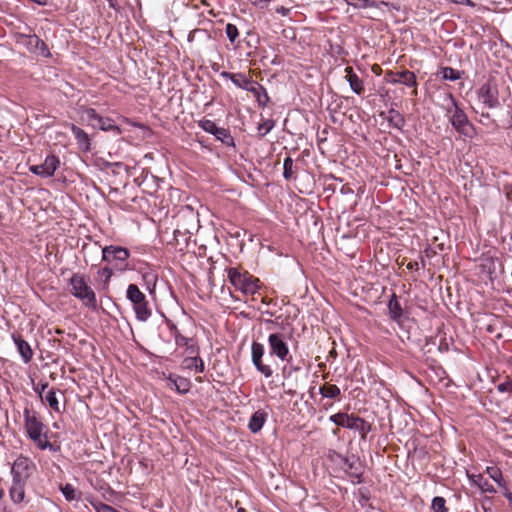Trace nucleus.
Wrapping results in <instances>:
<instances>
[{"label":"nucleus","instance_id":"nucleus-63","mask_svg":"<svg viewBox=\"0 0 512 512\" xmlns=\"http://www.w3.org/2000/svg\"><path fill=\"white\" fill-rule=\"evenodd\" d=\"M510 120H511V126H512V109L509 111Z\"/></svg>","mask_w":512,"mask_h":512},{"label":"nucleus","instance_id":"nucleus-62","mask_svg":"<svg viewBox=\"0 0 512 512\" xmlns=\"http://www.w3.org/2000/svg\"><path fill=\"white\" fill-rule=\"evenodd\" d=\"M350 191H351V190H350L349 188H348V190H347V189H345V187H342V189H341V193H343V194H344V193H348V192H350Z\"/></svg>","mask_w":512,"mask_h":512},{"label":"nucleus","instance_id":"nucleus-23","mask_svg":"<svg viewBox=\"0 0 512 512\" xmlns=\"http://www.w3.org/2000/svg\"><path fill=\"white\" fill-rule=\"evenodd\" d=\"M26 482L27 481L12 479L9 494L14 503H21L24 500Z\"/></svg>","mask_w":512,"mask_h":512},{"label":"nucleus","instance_id":"nucleus-10","mask_svg":"<svg viewBox=\"0 0 512 512\" xmlns=\"http://www.w3.org/2000/svg\"><path fill=\"white\" fill-rule=\"evenodd\" d=\"M385 79L391 84H403L412 88L411 95L414 97L418 95V82L415 73L412 71L406 69L402 71H388L385 75Z\"/></svg>","mask_w":512,"mask_h":512},{"label":"nucleus","instance_id":"nucleus-5","mask_svg":"<svg viewBox=\"0 0 512 512\" xmlns=\"http://www.w3.org/2000/svg\"><path fill=\"white\" fill-rule=\"evenodd\" d=\"M227 273L230 283L245 295H253L260 288L259 280L248 272L241 273L237 268L231 267Z\"/></svg>","mask_w":512,"mask_h":512},{"label":"nucleus","instance_id":"nucleus-14","mask_svg":"<svg viewBox=\"0 0 512 512\" xmlns=\"http://www.w3.org/2000/svg\"><path fill=\"white\" fill-rule=\"evenodd\" d=\"M34 468L32 460L21 455L12 464V479L27 481Z\"/></svg>","mask_w":512,"mask_h":512},{"label":"nucleus","instance_id":"nucleus-48","mask_svg":"<svg viewBox=\"0 0 512 512\" xmlns=\"http://www.w3.org/2000/svg\"><path fill=\"white\" fill-rule=\"evenodd\" d=\"M252 5L264 9L268 6L271 0H248Z\"/></svg>","mask_w":512,"mask_h":512},{"label":"nucleus","instance_id":"nucleus-46","mask_svg":"<svg viewBox=\"0 0 512 512\" xmlns=\"http://www.w3.org/2000/svg\"><path fill=\"white\" fill-rule=\"evenodd\" d=\"M48 388V382H39L34 385L33 390L35 393L39 395L40 398L43 397L44 391Z\"/></svg>","mask_w":512,"mask_h":512},{"label":"nucleus","instance_id":"nucleus-2","mask_svg":"<svg viewBox=\"0 0 512 512\" xmlns=\"http://www.w3.org/2000/svg\"><path fill=\"white\" fill-rule=\"evenodd\" d=\"M70 293L83 305L93 311L98 309L97 297L94 290L88 285L84 275L75 273L69 279Z\"/></svg>","mask_w":512,"mask_h":512},{"label":"nucleus","instance_id":"nucleus-38","mask_svg":"<svg viewBox=\"0 0 512 512\" xmlns=\"http://www.w3.org/2000/svg\"><path fill=\"white\" fill-rule=\"evenodd\" d=\"M61 492L67 501H73L77 499V490L71 484H65L61 487Z\"/></svg>","mask_w":512,"mask_h":512},{"label":"nucleus","instance_id":"nucleus-28","mask_svg":"<svg viewBox=\"0 0 512 512\" xmlns=\"http://www.w3.org/2000/svg\"><path fill=\"white\" fill-rule=\"evenodd\" d=\"M210 132L216 140L222 142L227 147L235 148L234 138L230 134V130H206Z\"/></svg>","mask_w":512,"mask_h":512},{"label":"nucleus","instance_id":"nucleus-58","mask_svg":"<svg viewBox=\"0 0 512 512\" xmlns=\"http://www.w3.org/2000/svg\"><path fill=\"white\" fill-rule=\"evenodd\" d=\"M263 322L269 327L276 324V322L272 319H265Z\"/></svg>","mask_w":512,"mask_h":512},{"label":"nucleus","instance_id":"nucleus-32","mask_svg":"<svg viewBox=\"0 0 512 512\" xmlns=\"http://www.w3.org/2000/svg\"><path fill=\"white\" fill-rule=\"evenodd\" d=\"M486 472L489 475V477L494 482H496L500 487L506 488L505 481L503 479V475H502V472L500 471V469H498L496 467H487Z\"/></svg>","mask_w":512,"mask_h":512},{"label":"nucleus","instance_id":"nucleus-13","mask_svg":"<svg viewBox=\"0 0 512 512\" xmlns=\"http://www.w3.org/2000/svg\"><path fill=\"white\" fill-rule=\"evenodd\" d=\"M342 469L350 478L353 484H360L363 482V468L359 458L352 455L342 458Z\"/></svg>","mask_w":512,"mask_h":512},{"label":"nucleus","instance_id":"nucleus-31","mask_svg":"<svg viewBox=\"0 0 512 512\" xmlns=\"http://www.w3.org/2000/svg\"><path fill=\"white\" fill-rule=\"evenodd\" d=\"M41 400L46 402L55 412H60L59 402L54 389H50Z\"/></svg>","mask_w":512,"mask_h":512},{"label":"nucleus","instance_id":"nucleus-47","mask_svg":"<svg viewBox=\"0 0 512 512\" xmlns=\"http://www.w3.org/2000/svg\"><path fill=\"white\" fill-rule=\"evenodd\" d=\"M166 323H167V326L169 328L171 335L173 336V338L175 340L178 335H181V333L179 332L177 326L171 320L166 319Z\"/></svg>","mask_w":512,"mask_h":512},{"label":"nucleus","instance_id":"nucleus-27","mask_svg":"<svg viewBox=\"0 0 512 512\" xmlns=\"http://www.w3.org/2000/svg\"><path fill=\"white\" fill-rule=\"evenodd\" d=\"M103 247L100 246L98 242H95L92 245H83L82 251L84 253V261L86 264H89L90 262L96 261L98 258L99 250H101Z\"/></svg>","mask_w":512,"mask_h":512},{"label":"nucleus","instance_id":"nucleus-61","mask_svg":"<svg viewBox=\"0 0 512 512\" xmlns=\"http://www.w3.org/2000/svg\"><path fill=\"white\" fill-rule=\"evenodd\" d=\"M298 370H299V367H293V366H290V371H289V373H288V375H287V376H290V375H291V372H293V371H298Z\"/></svg>","mask_w":512,"mask_h":512},{"label":"nucleus","instance_id":"nucleus-33","mask_svg":"<svg viewBox=\"0 0 512 512\" xmlns=\"http://www.w3.org/2000/svg\"><path fill=\"white\" fill-rule=\"evenodd\" d=\"M388 114V119L392 123L393 128H401L403 126L404 117L398 111L391 109Z\"/></svg>","mask_w":512,"mask_h":512},{"label":"nucleus","instance_id":"nucleus-49","mask_svg":"<svg viewBox=\"0 0 512 512\" xmlns=\"http://www.w3.org/2000/svg\"><path fill=\"white\" fill-rule=\"evenodd\" d=\"M205 370V364L201 357L197 356V363L195 364L194 371L198 373H203Z\"/></svg>","mask_w":512,"mask_h":512},{"label":"nucleus","instance_id":"nucleus-37","mask_svg":"<svg viewBox=\"0 0 512 512\" xmlns=\"http://www.w3.org/2000/svg\"><path fill=\"white\" fill-rule=\"evenodd\" d=\"M294 163L291 157H286L283 162V177L286 180H290L293 177Z\"/></svg>","mask_w":512,"mask_h":512},{"label":"nucleus","instance_id":"nucleus-53","mask_svg":"<svg viewBox=\"0 0 512 512\" xmlns=\"http://www.w3.org/2000/svg\"><path fill=\"white\" fill-rule=\"evenodd\" d=\"M200 32H204V30H200V29H195L193 31H191L189 34H188V41H193L194 40V37L197 33H200Z\"/></svg>","mask_w":512,"mask_h":512},{"label":"nucleus","instance_id":"nucleus-15","mask_svg":"<svg viewBox=\"0 0 512 512\" xmlns=\"http://www.w3.org/2000/svg\"><path fill=\"white\" fill-rule=\"evenodd\" d=\"M265 353V348L262 343L254 341L251 345V361L255 366L256 370L264 375V377L269 378L273 375V369L270 365H266L263 363L262 358Z\"/></svg>","mask_w":512,"mask_h":512},{"label":"nucleus","instance_id":"nucleus-7","mask_svg":"<svg viewBox=\"0 0 512 512\" xmlns=\"http://www.w3.org/2000/svg\"><path fill=\"white\" fill-rule=\"evenodd\" d=\"M29 33H17L16 42L23 45L28 52L38 54L42 57H51V52L48 45L40 39L36 34L31 33L32 29L28 27Z\"/></svg>","mask_w":512,"mask_h":512},{"label":"nucleus","instance_id":"nucleus-41","mask_svg":"<svg viewBox=\"0 0 512 512\" xmlns=\"http://www.w3.org/2000/svg\"><path fill=\"white\" fill-rule=\"evenodd\" d=\"M190 232L188 230H185L184 232L180 231L179 229H176L173 233L174 240L178 245L181 244V241L187 245L188 239L190 238Z\"/></svg>","mask_w":512,"mask_h":512},{"label":"nucleus","instance_id":"nucleus-6","mask_svg":"<svg viewBox=\"0 0 512 512\" xmlns=\"http://www.w3.org/2000/svg\"><path fill=\"white\" fill-rule=\"evenodd\" d=\"M329 420L337 426L357 431L364 439L371 431V424L361 417L347 413H336L329 417Z\"/></svg>","mask_w":512,"mask_h":512},{"label":"nucleus","instance_id":"nucleus-36","mask_svg":"<svg viewBox=\"0 0 512 512\" xmlns=\"http://www.w3.org/2000/svg\"><path fill=\"white\" fill-rule=\"evenodd\" d=\"M225 33L230 43L234 45L239 37V30L236 25L228 23L225 27Z\"/></svg>","mask_w":512,"mask_h":512},{"label":"nucleus","instance_id":"nucleus-35","mask_svg":"<svg viewBox=\"0 0 512 512\" xmlns=\"http://www.w3.org/2000/svg\"><path fill=\"white\" fill-rule=\"evenodd\" d=\"M431 508L433 512H448L444 497L436 496L432 499Z\"/></svg>","mask_w":512,"mask_h":512},{"label":"nucleus","instance_id":"nucleus-43","mask_svg":"<svg viewBox=\"0 0 512 512\" xmlns=\"http://www.w3.org/2000/svg\"><path fill=\"white\" fill-rule=\"evenodd\" d=\"M196 363L197 356L185 357L182 361L183 368L187 370H194Z\"/></svg>","mask_w":512,"mask_h":512},{"label":"nucleus","instance_id":"nucleus-12","mask_svg":"<svg viewBox=\"0 0 512 512\" xmlns=\"http://www.w3.org/2000/svg\"><path fill=\"white\" fill-rule=\"evenodd\" d=\"M449 104L446 109V116L453 128H463L469 124L466 113L459 107L457 100L452 94H448Z\"/></svg>","mask_w":512,"mask_h":512},{"label":"nucleus","instance_id":"nucleus-25","mask_svg":"<svg viewBox=\"0 0 512 512\" xmlns=\"http://www.w3.org/2000/svg\"><path fill=\"white\" fill-rule=\"evenodd\" d=\"M248 92L253 94L259 106L265 107L270 101L267 90L258 82H255L254 85H252V87L249 88Z\"/></svg>","mask_w":512,"mask_h":512},{"label":"nucleus","instance_id":"nucleus-26","mask_svg":"<svg viewBox=\"0 0 512 512\" xmlns=\"http://www.w3.org/2000/svg\"><path fill=\"white\" fill-rule=\"evenodd\" d=\"M77 141L78 148L84 152L88 153L92 151V144L89 135L85 132V130H72Z\"/></svg>","mask_w":512,"mask_h":512},{"label":"nucleus","instance_id":"nucleus-54","mask_svg":"<svg viewBox=\"0 0 512 512\" xmlns=\"http://www.w3.org/2000/svg\"><path fill=\"white\" fill-rule=\"evenodd\" d=\"M504 496L506 497V499L508 500L509 502V506L511 507L512 509V493L510 491H508L506 488H505V491H504Z\"/></svg>","mask_w":512,"mask_h":512},{"label":"nucleus","instance_id":"nucleus-56","mask_svg":"<svg viewBox=\"0 0 512 512\" xmlns=\"http://www.w3.org/2000/svg\"><path fill=\"white\" fill-rule=\"evenodd\" d=\"M144 279L145 280H155L156 276L153 273H145L144 274Z\"/></svg>","mask_w":512,"mask_h":512},{"label":"nucleus","instance_id":"nucleus-52","mask_svg":"<svg viewBox=\"0 0 512 512\" xmlns=\"http://www.w3.org/2000/svg\"><path fill=\"white\" fill-rule=\"evenodd\" d=\"M276 12L278 14L283 15V16H287L289 14L290 10L288 8H285V7L281 6V7H278L276 9Z\"/></svg>","mask_w":512,"mask_h":512},{"label":"nucleus","instance_id":"nucleus-40","mask_svg":"<svg viewBox=\"0 0 512 512\" xmlns=\"http://www.w3.org/2000/svg\"><path fill=\"white\" fill-rule=\"evenodd\" d=\"M91 506L96 512H119L115 508L100 501H91Z\"/></svg>","mask_w":512,"mask_h":512},{"label":"nucleus","instance_id":"nucleus-8","mask_svg":"<svg viewBox=\"0 0 512 512\" xmlns=\"http://www.w3.org/2000/svg\"><path fill=\"white\" fill-rule=\"evenodd\" d=\"M268 347L271 357H276L281 362H286L287 364L291 363L292 355L284 334L279 332L271 333L268 336Z\"/></svg>","mask_w":512,"mask_h":512},{"label":"nucleus","instance_id":"nucleus-20","mask_svg":"<svg viewBox=\"0 0 512 512\" xmlns=\"http://www.w3.org/2000/svg\"><path fill=\"white\" fill-rule=\"evenodd\" d=\"M345 73V79L349 83L351 90L357 95H363L365 92L363 80L358 77L350 66L345 68Z\"/></svg>","mask_w":512,"mask_h":512},{"label":"nucleus","instance_id":"nucleus-4","mask_svg":"<svg viewBox=\"0 0 512 512\" xmlns=\"http://www.w3.org/2000/svg\"><path fill=\"white\" fill-rule=\"evenodd\" d=\"M126 298L132 303L136 319L146 322L152 315L145 294L136 284H129L126 290Z\"/></svg>","mask_w":512,"mask_h":512},{"label":"nucleus","instance_id":"nucleus-11","mask_svg":"<svg viewBox=\"0 0 512 512\" xmlns=\"http://www.w3.org/2000/svg\"><path fill=\"white\" fill-rule=\"evenodd\" d=\"M60 167V159L54 154L47 155L44 162L37 165H30L29 171L41 178H50L54 176L56 170Z\"/></svg>","mask_w":512,"mask_h":512},{"label":"nucleus","instance_id":"nucleus-59","mask_svg":"<svg viewBox=\"0 0 512 512\" xmlns=\"http://www.w3.org/2000/svg\"><path fill=\"white\" fill-rule=\"evenodd\" d=\"M463 131H464V135L468 136V137H472L473 133L475 132V130H463Z\"/></svg>","mask_w":512,"mask_h":512},{"label":"nucleus","instance_id":"nucleus-55","mask_svg":"<svg viewBox=\"0 0 512 512\" xmlns=\"http://www.w3.org/2000/svg\"><path fill=\"white\" fill-rule=\"evenodd\" d=\"M452 2L456 3V4H468V5H473V3L470 1V0H451Z\"/></svg>","mask_w":512,"mask_h":512},{"label":"nucleus","instance_id":"nucleus-18","mask_svg":"<svg viewBox=\"0 0 512 512\" xmlns=\"http://www.w3.org/2000/svg\"><path fill=\"white\" fill-rule=\"evenodd\" d=\"M168 382V386L171 389H174L178 394L185 395L191 389V381L188 378L169 374L166 378Z\"/></svg>","mask_w":512,"mask_h":512},{"label":"nucleus","instance_id":"nucleus-39","mask_svg":"<svg viewBox=\"0 0 512 512\" xmlns=\"http://www.w3.org/2000/svg\"><path fill=\"white\" fill-rule=\"evenodd\" d=\"M355 497L356 499L358 500V502L362 505V506H365L366 503L369 501L370 499V492L368 490V488L366 487H360L358 488V490L355 492Z\"/></svg>","mask_w":512,"mask_h":512},{"label":"nucleus","instance_id":"nucleus-57","mask_svg":"<svg viewBox=\"0 0 512 512\" xmlns=\"http://www.w3.org/2000/svg\"><path fill=\"white\" fill-rule=\"evenodd\" d=\"M31 1L38 5H41V6H46L48 3L47 0H31Z\"/></svg>","mask_w":512,"mask_h":512},{"label":"nucleus","instance_id":"nucleus-21","mask_svg":"<svg viewBox=\"0 0 512 512\" xmlns=\"http://www.w3.org/2000/svg\"><path fill=\"white\" fill-rule=\"evenodd\" d=\"M388 312H389L390 318L394 322L401 324L404 312H403L402 306H401L400 302L398 301V298L395 293H393L391 295V297L388 301Z\"/></svg>","mask_w":512,"mask_h":512},{"label":"nucleus","instance_id":"nucleus-60","mask_svg":"<svg viewBox=\"0 0 512 512\" xmlns=\"http://www.w3.org/2000/svg\"><path fill=\"white\" fill-rule=\"evenodd\" d=\"M109 2V6L113 9H116V4L114 2V0H107Z\"/></svg>","mask_w":512,"mask_h":512},{"label":"nucleus","instance_id":"nucleus-9","mask_svg":"<svg viewBox=\"0 0 512 512\" xmlns=\"http://www.w3.org/2000/svg\"><path fill=\"white\" fill-rule=\"evenodd\" d=\"M479 100L488 108L493 109L500 106V92L498 81L490 77L478 90Z\"/></svg>","mask_w":512,"mask_h":512},{"label":"nucleus","instance_id":"nucleus-24","mask_svg":"<svg viewBox=\"0 0 512 512\" xmlns=\"http://www.w3.org/2000/svg\"><path fill=\"white\" fill-rule=\"evenodd\" d=\"M470 479V482L477 486L482 492L484 493H496V489L494 488L493 484L484 477L482 474H472L468 476Z\"/></svg>","mask_w":512,"mask_h":512},{"label":"nucleus","instance_id":"nucleus-22","mask_svg":"<svg viewBox=\"0 0 512 512\" xmlns=\"http://www.w3.org/2000/svg\"><path fill=\"white\" fill-rule=\"evenodd\" d=\"M267 413L259 409L256 412L252 414L250 417L248 428L252 433H258L264 426L266 420H267Z\"/></svg>","mask_w":512,"mask_h":512},{"label":"nucleus","instance_id":"nucleus-45","mask_svg":"<svg viewBox=\"0 0 512 512\" xmlns=\"http://www.w3.org/2000/svg\"><path fill=\"white\" fill-rule=\"evenodd\" d=\"M497 390L501 393H511L512 391V380L502 382L497 385Z\"/></svg>","mask_w":512,"mask_h":512},{"label":"nucleus","instance_id":"nucleus-1","mask_svg":"<svg viewBox=\"0 0 512 512\" xmlns=\"http://www.w3.org/2000/svg\"><path fill=\"white\" fill-rule=\"evenodd\" d=\"M23 416L26 433L37 447L41 450L51 447V443L47 438V428L41 421L38 413L26 408Z\"/></svg>","mask_w":512,"mask_h":512},{"label":"nucleus","instance_id":"nucleus-19","mask_svg":"<svg viewBox=\"0 0 512 512\" xmlns=\"http://www.w3.org/2000/svg\"><path fill=\"white\" fill-rule=\"evenodd\" d=\"M12 340L20 354L22 361L27 364L33 358V351L29 343L20 334H12Z\"/></svg>","mask_w":512,"mask_h":512},{"label":"nucleus","instance_id":"nucleus-3","mask_svg":"<svg viewBox=\"0 0 512 512\" xmlns=\"http://www.w3.org/2000/svg\"><path fill=\"white\" fill-rule=\"evenodd\" d=\"M101 261L113 267L117 273H125L133 270L128 259L130 251L122 246L108 245L101 249Z\"/></svg>","mask_w":512,"mask_h":512},{"label":"nucleus","instance_id":"nucleus-17","mask_svg":"<svg viewBox=\"0 0 512 512\" xmlns=\"http://www.w3.org/2000/svg\"><path fill=\"white\" fill-rule=\"evenodd\" d=\"M220 76L225 79L231 80V82L238 88L249 91V88L254 85L256 81H254L250 76H247L243 73H231L227 71H222Z\"/></svg>","mask_w":512,"mask_h":512},{"label":"nucleus","instance_id":"nucleus-51","mask_svg":"<svg viewBox=\"0 0 512 512\" xmlns=\"http://www.w3.org/2000/svg\"><path fill=\"white\" fill-rule=\"evenodd\" d=\"M487 263L483 264L484 268H487L489 274L494 272V260L492 258L486 260Z\"/></svg>","mask_w":512,"mask_h":512},{"label":"nucleus","instance_id":"nucleus-44","mask_svg":"<svg viewBox=\"0 0 512 512\" xmlns=\"http://www.w3.org/2000/svg\"><path fill=\"white\" fill-rule=\"evenodd\" d=\"M194 341L193 338H189V337H185L183 336L182 334L181 335H178L175 339V344L179 347L181 346H185V347H188V345L190 343H192Z\"/></svg>","mask_w":512,"mask_h":512},{"label":"nucleus","instance_id":"nucleus-50","mask_svg":"<svg viewBox=\"0 0 512 512\" xmlns=\"http://www.w3.org/2000/svg\"><path fill=\"white\" fill-rule=\"evenodd\" d=\"M186 350L190 354H195V356L199 353V347L196 345L195 341L190 343L188 347H186Z\"/></svg>","mask_w":512,"mask_h":512},{"label":"nucleus","instance_id":"nucleus-16","mask_svg":"<svg viewBox=\"0 0 512 512\" xmlns=\"http://www.w3.org/2000/svg\"><path fill=\"white\" fill-rule=\"evenodd\" d=\"M82 120L86 122L87 126L91 128H119L112 123L109 119H104L95 109L89 108L82 113Z\"/></svg>","mask_w":512,"mask_h":512},{"label":"nucleus","instance_id":"nucleus-29","mask_svg":"<svg viewBox=\"0 0 512 512\" xmlns=\"http://www.w3.org/2000/svg\"><path fill=\"white\" fill-rule=\"evenodd\" d=\"M319 393L328 399H336L340 396L341 390L337 385L325 384L319 388Z\"/></svg>","mask_w":512,"mask_h":512},{"label":"nucleus","instance_id":"nucleus-64","mask_svg":"<svg viewBox=\"0 0 512 512\" xmlns=\"http://www.w3.org/2000/svg\"><path fill=\"white\" fill-rule=\"evenodd\" d=\"M237 512H246L244 508H238Z\"/></svg>","mask_w":512,"mask_h":512},{"label":"nucleus","instance_id":"nucleus-30","mask_svg":"<svg viewBox=\"0 0 512 512\" xmlns=\"http://www.w3.org/2000/svg\"><path fill=\"white\" fill-rule=\"evenodd\" d=\"M440 74L443 80L456 81L462 78L464 71L446 66L440 68Z\"/></svg>","mask_w":512,"mask_h":512},{"label":"nucleus","instance_id":"nucleus-34","mask_svg":"<svg viewBox=\"0 0 512 512\" xmlns=\"http://www.w3.org/2000/svg\"><path fill=\"white\" fill-rule=\"evenodd\" d=\"M114 273H117V272L110 265L104 266L103 268L99 269L97 272L98 276L103 279L104 285L109 284L110 279Z\"/></svg>","mask_w":512,"mask_h":512},{"label":"nucleus","instance_id":"nucleus-42","mask_svg":"<svg viewBox=\"0 0 512 512\" xmlns=\"http://www.w3.org/2000/svg\"><path fill=\"white\" fill-rule=\"evenodd\" d=\"M190 232L188 230H185L184 232L180 231L179 229H176L173 233L174 240L178 245L181 244V241L187 245L188 239L190 238Z\"/></svg>","mask_w":512,"mask_h":512}]
</instances>
